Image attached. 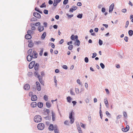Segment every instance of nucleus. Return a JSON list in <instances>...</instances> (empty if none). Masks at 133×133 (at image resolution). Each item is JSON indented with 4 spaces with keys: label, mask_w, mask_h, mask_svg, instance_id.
<instances>
[{
    "label": "nucleus",
    "mask_w": 133,
    "mask_h": 133,
    "mask_svg": "<svg viewBox=\"0 0 133 133\" xmlns=\"http://www.w3.org/2000/svg\"><path fill=\"white\" fill-rule=\"evenodd\" d=\"M31 56L32 58H35L37 57V54L36 53V51L34 50L33 51V52Z\"/></svg>",
    "instance_id": "nucleus-5"
},
{
    "label": "nucleus",
    "mask_w": 133,
    "mask_h": 133,
    "mask_svg": "<svg viewBox=\"0 0 133 133\" xmlns=\"http://www.w3.org/2000/svg\"><path fill=\"white\" fill-rule=\"evenodd\" d=\"M44 27L43 26L40 25L38 28V30L40 32H41L44 30Z\"/></svg>",
    "instance_id": "nucleus-13"
},
{
    "label": "nucleus",
    "mask_w": 133,
    "mask_h": 133,
    "mask_svg": "<svg viewBox=\"0 0 133 133\" xmlns=\"http://www.w3.org/2000/svg\"><path fill=\"white\" fill-rule=\"evenodd\" d=\"M52 120L53 121H54L55 120V115L54 113L53 112H52Z\"/></svg>",
    "instance_id": "nucleus-22"
},
{
    "label": "nucleus",
    "mask_w": 133,
    "mask_h": 133,
    "mask_svg": "<svg viewBox=\"0 0 133 133\" xmlns=\"http://www.w3.org/2000/svg\"><path fill=\"white\" fill-rule=\"evenodd\" d=\"M38 78L39 79V82L42 84H43V81L42 80L43 75H37Z\"/></svg>",
    "instance_id": "nucleus-9"
},
{
    "label": "nucleus",
    "mask_w": 133,
    "mask_h": 133,
    "mask_svg": "<svg viewBox=\"0 0 133 133\" xmlns=\"http://www.w3.org/2000/svg\"><path fill=\"white\" fill-rule=\"evenodd\" d=\"M34 45V44L33 43H29L28 46L30 48H32L33 46Z\"/></svg>",
    "instance_id": "nucleus-26"
},
{
    "label": "nucleus",
    "mask_w": 133,
    "mask_h": 133,
    "mask_svg": "<svg viewBox=\"0 0 133 133\" xmlns=\"http://www.w3.org/2000/svg\"><path fill=\"white\" fill-rule=\"evenodd\" d=\"M64 40L63 39H61L59 42V44H62L64 42Z\"/></svg>",
    "instance_id": "nucleus-57"
},
{
    "label": "nucleus",
    "mask_w": 133,
    "mask_h": 133,
    "mask_svg": "<svg viewBox=\"0 0 133 133\" xmlns=\"http://www.w3.org/2000/svg\"><path fill=\"white\" fill-rule=\"evenodd\" d=\"M43 103L41 102H39L37 104L38 107L39 108H41L43 106Z\"/></svg>",
    "instance_id": "nucleus-20"
},
{
    "label": "nucleus",
    "mask_w": 133,
    "mask_h": 133,
    "mask_svg": "<svg viewBox=\"0 0 133 133\" xmlns=\"http://www.w3.org/2000/svg\"><path fill=\"white\" fill-rule=\"evenodd\" d=\"M46 33L45 32H44L43 33L42 35L41 36V38L43 39H44L46 36Z\"/></svg>",
    "instance_id": "nucleus-21"
},
{
    "label": "nucleus",
    "mask_w": 133,
    "mask_h": 133,
    "mask_svg": "<svg viewBox=\"0 0 133 133\" xmlns=\"http://www.w3.org/2000/svg\"><path fill=\"white\" fill-rule=\"evenodd\" d=\"M68 0H64L63 2V4L64 5H66L68 3Z\"/></svg>",
    "instance_id": "nucleus-43"
},
{
    "label": "nucleus",
    "mask_w": 133,
    "mask_h": 133,
    "mask_svg": "<svg viewBox=\"0 0 133 133\" xmlns=\"http://www.w3.org/2000/svg\"><path fill=\"white\" fill-rule=\"evenodd\" d=\"M83 15L82 14H79L77 16V17L78 18H81L82 17Z\"/></svg>",
    "instance_id": "nucleus-36"
},
{
    "label": "nucleus",
    "mask_w": 133,
    "mask_h": 133,
    "mask_svg": "<svg viewBox=\"0 0 133 133\" xmlns=\"http://www.w3.org/2000/svg\"><path fill=\"white\" fill-rule=\"evenodd\" d=\"M41 24V23L40 22H37L35 23V25L36 26H37L38 25H40Z\"/></svg>",
    "instance_id": "nucleus-59"
},
{
    "label": "nucleus",
    "mask_w": 133,
    "mask_h": 133,
    "mask_svg": "<svg viewBox=\"0 0 133 133\" xmlns=\"http://www.w3.org/2000/svg\"><path fill=\"white\" fill-rule=\"evenodd\" d=\"M70 93L71 95H75V94L74 92L73 91L72 89H71L70 91Z\"/></svg>",
    "instance_id": "nucleus-49"
},
{
    "label": "nucleus",
    "mask_w": 133,
    "mask_h": 133,
    "mask_svg": "<svg viewBox=\"0 0 133 133\" xmlns=\"http://www.w3.org/2000/svg\"><path fill=\"white\" fill-rule=\"evenodd\" d=\"M31 107L32 108H34L37 106V103L35 102H32L31 104Z\"/></svg>",
    "instance_id": "nucleus-18"
},
{
    "label": "nucleus",
    "mask_w": 133,
    "mask_h": 133,
    "mask_svg": "<svg viewBox=\"0 0 133 133\" xmlns=\"http://www.w3.org/2000/svg\"><path fill=\"white\" fill-rule=\"evenodd\" d=\"M31 29L32 30H35V28L34 26V24L32 23L31 24Z\"/></svg>",
    "instance_id": "nucleus-19"
},
{
    "label": "nucleus",
    "mask_w": 133,
    "mask_h": 133,
    "mask_svg": "<svg viewBox=\"0 0 133 133\" xmlns=\"http://www.w3.org/2000/svg\"><path fill=\"white\" fill-rule=\"evenodd\" d=\"M43 12L45 14H48V11L46 9H45L44 10Z\"/></svg>",
    "instance_id": "nucleus-44"
},
{
    "label": "nucleus",
    "mask_w": 133,
    "mask_h": 133,
    "mask_svg": "<svg viewBox=\"0 0 133 133\" xmlns=\"http://www.w3.org/2000/svg\"><path fill=\"white\" fill-rule=\"evenodd\" d=\"M128 37H127V36H125L124 37V40H125V41L126 42H128Z\"/></svg>",
    "instance_id": "nucleus-58"
},
{
    "label": "nucleus",
    "mask_w": 133,
    "mask_h": 133,
    "mask_svg": "<svg viewBox=\"0 0 133 133\" xmlns=\"http://www.w3.org/2000/svg\"><path fill=\"white\" fill-rule=\"evenodd\" d=\"M84 61L86 63H87L89 62V59L87 57H85L84 58Z\"/></svg>",
    "instance_id": "nucleus-39"
},
{
    "label": "nucleus",
    "mask_w": 133,
    "mask_h": 133,
    "mask_svg": "<svg viewBox=\"0 0 133 133\" xmlns=\"http://www.w3.org/2000/svg\"><path fill=\"white\" fill-rule=\"evenodd\" d=\"M76 45L77 46H79L80 44V42L79 40H76Z\"/></svg>",
    "instance_id": "nucleus-35"
},
{
    "label": "nucleus",
    "mask_w": 133,
    "mask_h": 133,
    "mask_svg": "<svg viewBox=\"0 0 133 133\" xmlns=\"http://www.w3.org/2000/svg\"><path fill=\"white\" fill-rule=\"evenodd\" d=\"M32 52V50L31 49H30L28 51V53L29 55H31Z\"/></svg>",
    "instance_id": "nucleus-31"
},
{
    "label": "nucleus",
    "mask_w": 133,
    "mask_h": 133,
    "mask_svg": "<svg viewBox=\"0 0 133 133\" xmlns=\"http://www.w3.org/2000/svg\"><path fill=\"white\" fill-rule=\"evenodd\" d=\"M46 106L48 108H49L51 106L50 103L48 102H47L46 103Z\"/></svg>",
    "instance_id": "nucleus-34"
},
{
    "label": "nucleus",
    "mask_w": 133,
    "mask_h": 133,
    "mask_svg": "<svg viewBox=\"0 0 133 133\" xmlns=\"http://www.w3.org/2000/svg\"><path fill=\"white\" fill-rule=\"evenodd\" d=\"M67 99L68 101L70 103L71 100V98L69 96L67 98Z\"/></svg>",
    "instance_id": "nucleus-30"
},
{
    "label": "nucleus",
    "mask_w": 133,
    "mask_h": 133,
    "mask_svg": "<svg viewBox=\"0 0 133 133\" xmlns=\"http://www.w3.org/2000/svg\"><path fill=\"white\" fill-rule=\"evenodd\" d=\"M82 3L81 2H78L77 3V5L79 6H81L82 5Z\"/></svg>",
    "instance_id": "nucleus-55"
},
{
    "label": "nucleus",
    "mask_w": 133,
    "mask_h": 133,
    "mask_svg": "<svg viewBox=\"0 0 133 133\" xmlns=\"http://www.w3.org/2000/svg\"><path fill=\"white\" fill-rule=\"evenodd\" d=\"M122 11L123 12H125L127 11V9H124L122 10Z\"/></svg>",
    "instance_id": "nucleus-60"
},
{
    "label": "nucleus",
    "mask_w": 133,
    "mask_h": 133,
    "mask_svg": "<svg viewBox=\"0 0 133 133\" xmlns=\"http://www.w3.org/2000/svg\"><path fill=\"white\" fill-rule=\"evenodd\" d=\"M44 99L45 100L47 101L48 99V97L46 95H45L44 97Z\"/></svg>",
    "instance_id": "nucleus-40"
},
{
    "label": "nucleus",
    "mask_w": 133,
    "mask_h": 133,
    "mask_svg": "<svg viewBox=\"0 0 133 133\" xmlns=\"http://www.w3.org/2000/svg\"><path fill=\"white\" fill-rule=\"evenodd\" d=\"M50 45H51V47L52 48H55V45L53 43H51L50 44Z\"/></svg>",
    "instance_id": "nucleus-64"
},
{
    "label": "nucleus",
    "mask_w": 133,
    "mask_h": 133,
    "mask_svg": "<svg viewBox=\"0 0 133 133\" xmlns=\"http://www.w3.org/2000/svg\"><path fill=\"white\" fill-rule=\"evenodd\" d=\"M71 39L72 40H73L75 39V36L74 35H72L71 36Z\"/></svg>",
    "instance_id": "nucleus-54"
},
{
    "label": "nucleus",
    "mask_w": 133,
    "mask_h": 133,
    "mask_svg": "<svg viewBox=\"0 0 133 133\" xmlns=\"http://www.w3.org/2000/svg\"><path fill=\"white\" fill-rule=\"evenodd\" d=\"M98 43H99V44L100 45H101L103 44V42L100 39H99V40Z\"/></svg>",
    "instance_id": "nucleus-42"
},
{
    "label": "nucleus",
    "mask_w": 133,
    "mask_h": 133,
    "mask_svg": "<svg viewBox=\"0 0 133 133\" xmlns=\"http://www.w3.org/2000/svg\"><path fill=\"white\" fill-rule=\"evenodd\" d=\"M27 33L28 34H32L34 33V31L32 30H28L27 31Z\"/></svg>",
    "instance_id": "nucleus-29"
},
{
    "label": "nucleus",
    "mask_w": 133,
    "mask_h": 133,
    "mask_svg": "<svg viewBox=\"0 0 133 133\" xmlns=\"http://www.w3.org/2000/svg\"><path fill=\"white\" fill-rule=\"evenodd\" d=\"M75 92L77 94L79 93V91L78 88H75Z\"/></svg>",
    "instance_id": "nucleus-50"
},
{
    "label": "nucleus",
    "mask_w": 133,
    "mask_h": 133,
    "mask_svg": "<svg viewBox=\"0 0 133 133\" xmlns=\"http://www.w3.org/2000/svg\"><path fill=\"white\" fill-rule=\"evenodd\" d=\"M93 56H92V58H95L97 55V54L96 52L92 54Z\"/></svg>",
    "instance_id": "nucleus-45"
},
{
    "label": "nucleus",
    "mask_w": 133,
    "mask_h": 133,
    "mask_svg": "<svg viewBox=\"0 0 133 133\" xmlns=\"http://www.w3.org/2000/svg\"><path fill=\"white\" fill-rule=\"evenodd\" d=\"M44 127V124L42 123H39L37 125V128L38 129L40 130H42L43 129Z\"/></svg>",
    "instance_id": "nucleus-4"
},
{
    "label": "nucleus",
    "mask_w": 133,
    "mask_h": 133,
    "mask_svg": "<svg viewBox=\"0 0 133 133\" xmlns=\"http://www.w3.org/2000/svg\"><path fill=\"white\" fill-rule=\"evenodd\" d=\"M105 9L104 8H102V11L103 12H105Z\"/></svg>",
    "instance_id": "nucleus-62"
},
{
    "label": "nucleus",
    "mask_w": 133,
    "mask_h": 133,
    "mask_svg": "<svg viewBox=\"0 0 133 133\" xmlns=\"http://www.w3.org/2000/svg\"><path fill=\"white\" fill-rule=\"evenodd\" d=\"M100 65L101 66L102 68L103 69H104L105 68L104 65L103 63H100Z\"/></svg>",
    "instance_id": "nucleus-41"
},
{
    "label": "nucleus",
    "mask_w": 133,
    "mask_h": 133,
    "mask_svg": "<svg viewBox=\"0 0 133 133\" xmlns=\"http://www.w3.org/2000/svg\"><path fill=\"white\" fill-rule=\"evenodd\" d=\"M73 48V46L72 45H70L68 47V49L70 50H71Z\"/></svg>",
    "instance_id": "nucleus-37"
},
{
    "label": "nucleus",
    "mask_w": 133,
    "mask_h": 133,
    "mask_svg": "<svg viewBox=\"0 0 133 133\" xmlns=\"http://www.w3.org/2000/svg\"><path fill=\"white\" fill-rule=\"evenodd\" d=\"M34 121L36 122H40L42 120L41 117L39 115L35 116L34 118Z\"/></svg>",
    "instance_id": "nucleus-2"
},
{
    "label": "nucleus",
    "mask_w": 133,
    "mask_h": 133,
    "mask_svg": "<svg viewBox=\"0 0 133 133\" xmlns=\"http://www.w3.org/2000/svg\"><path fill=\"white\" fill-rule=\"evenodd\" d=\"M128 34L130 36H132L133 34V31L131 30H129L128 31Z\"/></svg>",
    "instance_id": "nucleus-24"
},
{
    "label": "nucleus",
    "mask_w": 133,
    "mask_h": 133,
    "mask_svg": "<svg viewBox=\"0 0 133 133\" xmlns=\"http://www.w3.org/2000/svg\"><path fill=\"white\" fill-rule=\"evenodd\" d=\"M35 11H37L39 12V13H41V14H42L43 13L42 11H40L39 10V9H38L37 7H36L35 8Z\"/></svg>",
    "instance_id": "nucleus-25"
},
{
    "label": "nucleus",
    "mask_w": 133,
    "mask_h": 133,
    "mask_svg": "<svg viewBox=\"0 0 133 133\" xmlns=\"http://www.w3.org/2000/svg\"><path fill=\"white\" fill-rule=\"evenodd\" d=\"M77 82L79 85H81L82 84V83L80 82L79 79H78L77 81Z\"/></svg>",
    "instance_id": "nucleus-48"
},
{
    "label": "nucleus",
    "mask_w": 133,
    "mask_h": 133,
    "mask_svg": "<svg viewBox=\"0 0 133 133\" xmlns=\"http://www.w3.org/2000/svg\"><path fill=\"white\" fill-rule=\"evenodd\" d=\"M106 114L108 116H110V114L109 113L108 111H107L105 112Z\"/></svg>",
    "instance_id": "nucleus-51"
},
{
    "label": "nucleus",
    "mask_w": 133,
    "mask_h": 133,
    "mask_svg": "<svg viewBox=\"0 0 133 133\" xmlns=\"http://www.w3.org/2000/svg\"><path fill=\"white\" fill-rule=\"evenodd\" d=\"M63 68L65 69H67L68 67L66 65H64L63 66Z\"/></svg>",
    "instance_id": "nucleus-53"
},
{
    "label": "nucleus",
    "mask_w": 133,
    "mask_h": 133,
    "mask_svg": "<svg viewBox=\"0 0 133 133\" xmlns=\"http://www.w3.org/2000/svg\"><path fill=\"white\" fill-rule=\"evenodd\" d=\"M49 129L50 130H53V125L51 124L49 126Z\"/></svg>",
    "instance_id": "nucleus-27"
},
{
    "label": "nucleus",
    "mask_w": 133,
    "mask_h": 133,
    "mask_svg": "<svg viewBox=\"0 0 133 133\" xmlns=\"http://www.w3.org/2000/svg\"><path fill=\"white\" fill-rule=\"evenodd\" d=\"M123 115L125 117H127V113L125 112H123Z\"/></svg>",
    "instance_id": "nucleus-47"
},
{
    "label": "nucleus",
    "mask_w": 133,
    "mask_h": 133,
    "mask_svg": "<svg viewBox=\"0 0 133 133\" xmlns=\"http://www.w3.org/2000/svg\"><path fill=\"white\" fill-rule=\"evenodd\" d=\"M77 8V7L75 6H73L69 10V12H73V10H75Z\"/></svg>",
    "instance_id": "nucleus-12"
},
{
    "label": "nucleus",
    "mask_w": 133,
    "mask_h": 133,
    "mask_svg": "<svg viewBox=\"0 0 133 133\" xmlns=\"http://www.w3.org/2000/svg\"><path fill=\"white\" fill-rule=\"evenodd\" d=\"M36 84L37 85V90L39 91H40L41 89V88L40 86V85L39 82L37 81L36 82Z\"/></svg>",
    "instance_id": "nucleus-10"
},
{
    "label": "nucleus",
    "mask_w": 133,
    "mask_h": 133,
    "mask_svg": "<svg viewBox=\"0 0 133 133\" xmlns=\"http://www.w3.org/2000/svg\"><path fill=\"white\" fill-rule=\"evenodd\" d=\"M74 115V113L72 111L69 114V117L70 120V123L71 124H72L74 121V118L73 115Z\"/></svg>",
    "instance_id": "nucleus-1"
},
{
    "label": "nucleus",
    "mask_w": 133,
    "mask_h": 133,
    "mask_svg": "<svg viewBox=\"0 0 133 133\" xmlns=\"http://www.w3.org/2000/svg\"><path fill=\"white\" fill-rule=\"evenodd\" d=\"M66 15L68 16V17L70 18H71L73 16V14L69 15L68 14H67Z\"/></svg>",
    "instance_id": "nucleus-63"
},
{
    "label": "nucleus",
    "mask_w": 133,
    "mask_h": 133,
    "mask_svg": "<svg viewBox=\"0 0 133 133\" xmlns=\"http://www.w3.org/2000/svg\"><path fill=\"white\" fill-rule=\"evenodd\" d=\"M37 99V97L35 95H32L31 98V99L32 101H36Z\"/></svg>",
    "instance_id": "nucleus-16"
},
{
    "label": "nucleus",
    "mask_w": 133,
    "mask_h": 133,
    "mask_svg": "<svg viewBox=\"0 0 133 133\" xmlns=\"http://www.w3.org/2000/svg\"><path fill=\"white\" fill-rule=\"evenodd\" d=\"M43 50L42 48V49L41 50L40 52L39 53V55L41 56H42V55Z\"/></svg>",
    "instance_id": "nucleus-46"
},
{
    "label": "nucleus",
    "mask_w": 133,
    "mask_h": 133,
    "mask_svg": "<svg viewBox=\"0 0 133 133\" xmlns=\"http://www.w3.org/2000/svg\"><path fill=\"white\" fill-rule=\"evenodd\" d=\"M54 131L55 133H59L58 132V130L57 129H55Z\"/></svg>",
    "instance_id": "nucleus-61"
},
{
    "label": "nucleus",
    "mask_w": 133,
    "mask_h": 133,
    "mask_svg": "<svg viewBox=\"0 0 133 133\" xmlns=\"http://www.w3.org/2000/svg\"><path fill=\"white\" fill-rule=\"evenodd\" d=\"M35 64V62L34 61H32L29 64V69H31L34 66Z\"/></svg>",
    "instance_id": "nucleus-7"
},
{
    "label": "nucleus",
    "mask_w": 133,
    "mask_h": 133,
    "mask_svg": "<svg viewBox=\"0 0 133 133\" xmlns=\"http://www.w3.org/2000/svg\"><path fill=\"white\" fill-rule=\"evenodd\" d=\"M39 65L38 63H36L35 64L34 68L35 70L36 71L35 72V75H39L38 72L37 71L38 69Z\"/></svg>",
    "instance_id": "nucleus-3"
},
{
    "label": "nucleus",
    "mask_w": 133,
    "mask_h": 133,
    "mask_svg": "<svg viewBox=\"0 0 133 133\" xmlns=\"http://www.w3.org/2000/svg\"><path fill=\"white\" fill-rule=\"evenodd\" d=\"M33 15L35 17L38 18H40L41 17L40 14L37 12H34Z\"/></svg>",
    "instance_id": "nucleus-8"
},
{
    "label": "nucleus",
    "mask_w": 133,
    "mask_h": 133,
    "mask_svg": "<svg viewBox=\"0 0 133 133\" xmlns=\"http://www.w3.org/2000/svg\"><path fill=\"white\" fill-rule=\"evenodd\" d=\"M104 102L106 105V106L108 107L109 105V104H108L107 99V98L105 99Z\"/></svg>",
    "instance_id": "nucleus-23"
},
{
    "label": "nucleus",
    "mask_w": 133,
    "mask_h": 133,
    "mask_svg": "<svg viewBox=\"0 0 133 133\" xmlns=\"http://www.w3.org/2000/svg\"><path fill=\"white\" fill-rule=\"evenodd\" d=\"M129 129V127L128 125H127L125 128H123L122 129V130L125 132L127 131Z\"/></svg>",
    "instance_id": "nucleus-11"
},
{
    "label": "nucleus",
    "mask_w": 133,
    "mask_h": 133,
    "mask_svg": "<svg viewBox=\"0 0 133 133\" xmlns=\"http://www.w3.org/2000/svg\"><path fill=\"white\" fill-rule=\"evenodd\" d=\"M37 19L35 17L32 18L31 19L30 21L32 22L36 21H37Z\"/></svg>",
    "instance_id": "nucleus-28"
},
{
    "label": "nucleus",
    "mask_w": 133,
    "mask_h": 133,
    "mask_svg": "<svg viewBox=\"0 0 133 133\" xmlns=\"http://www.w3.org/2000/svg\"><path fill=\"white\" fill-rule=\"evenodd\" d=\"M30 88V86L28 84H25L24 87V89L25 90H28Z\"/></svg>",
    "instance_id": "nucleus-14"
},
{
    "label": "nucleus",
    "mask_w": 133,
    "mask_h": 133,
    "mask_svg": "<svg viewBox=\"0 0 133 133\" xmlns=\"http://www.w3.org/2000/svg\"><path fill=\"white\" fill-rule=\"evenodd\" d=\"M32 58L30 55H28L26 57L27 60L29 62L31 60Z\"/></svg>",
    "instance_id": "nucleus-15"
},
{
    "label": "nucleus",
    "mask_w": 133,
    "mask_h": 133,
    "mask_svg": "<svg viewBox=\"0 0 133 133\" xmlns=\"http://www.w3.org/2000/svg\"><path fill=\"white\" fill-rule=\"evenodd\" d=\"M53 1L51 0H49L48 2V3L49 4H53Z\"/></svg>",
    "instance_id": "nucleus-56"
},
{
    "label": "nucleus",
    "mask_w": 133,
    "mask_h": 133,
    "mask_svg": "<svg viewBox=\"0 0 133 133\" xmlns=\"http://www.w3.org/2000/svg\"><path fill=\"white\" fill-rule=\"evenodd\" d=\"M54 80L55 81V85L56 87L57 86V81L56 79V76H55L54 77Z\"/></svg>",
    "instance_id": "nucleus-32"
},
{
    "label": "nucleus",
    "mask_w": 133,
    "mask_h": 133,
    "mask_svg": "<svg viewBox=\"0 0 133 133\" xmlns=\"http://www.w3.org/2000/svg\"><path fill=\"white\" fill-rule=\"evenodd\" d=\"M45 3H43L42 5L40 6V7L41 8H43V7H46V5H45Z\"/></svg>",
    "instance_id": "nucleus-38"
},
{
    "label": "nucleus",
    "mask_w": 133,
    "mask_h": 133,
    "mask_svg": "<svg viewBox=\"0 0 133 133\" xmlns=\"http://www.w3.org/2000/svg\"><path fill=\"white\" fill-rule=\"evenodd\" d=\"M129 24V21H127L126 22V25L125 26V27L126 28H127L128 27V25Z\"/></svg>",
    "instance_id": "nucleus-52"
},
{
    "label": "nucleus",
    "mask_w": 133,
    "mask_h": 133,
    "mask_svg": "<svg viewBox=\"0 0 133 133\" xmlns=\"http://www.w3.org/2000/svg\"><path fill=\"white\" fill-rule=\"evenodd\" d=\"M114 6V4L112 3L109 6V13H111L112 12Z\"/></svg>",
    "instance_id": "nucleus-6"
},
{
    "label": "nucleus",
    "mask_w": 133,
    "mask_h": 133,
    "mask_svg": "<svg viewBox=\"0 0 133 133\" xmlns=\"http://www.w3.org/2000/svg\"><path fill=\"white\" fill-rule=\"evenodd\" d=\"M25 38L27 39H29L31 38L32 36L30 34H27L25 36Z\"/></svg>",
    "instance_id": "nucleus-17"
},
{
    "label": "nucleus",
    "mask_w": 133,
    "mask_h": 133,
    "mask_svg": "<svg viewBox=\"0 0 133 133\" xmlns=\"http://www.w3.org/2000/svg\"><path fill=\"white\" fill-rule=\"evenodd\" d=\"M58 3L57 2H56V0H54V3H53V5L54 6H56L57 5Z\"/></svg>",
    "instance_id": "nucleus-33"
}]
</instances>
